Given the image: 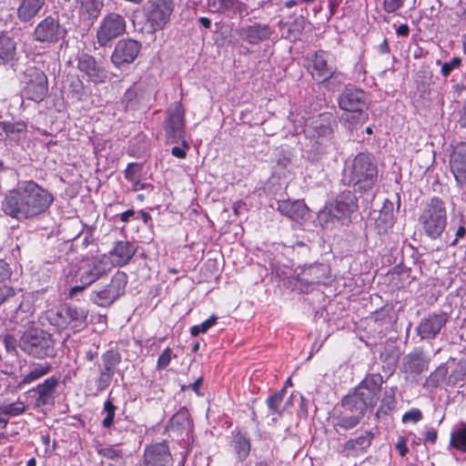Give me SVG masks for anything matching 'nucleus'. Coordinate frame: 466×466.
Segmentation results:
<instances>
[{"label":"nucleus","instance_id":"obj_11","mask_svg":"<svg viewBox=\"0 0 466 466\" xmlns=\"http://www.w3.org/2000/svg\"><path fill=\"white\" fill-rule=\"evenodd\" d=\"M127 23L119 14L110 13L103 17L96 30V41L100 46H106L115 38L126 32Z\"/></svg>","mask_w":466,"mask_h":466},{"label":"nucleus","instance_id":"obj_46","mask_svg":"<svg viewBox=\"0 0 466 466\" xmlns=\"http://www.w3.org/2000/svg\"><path fill=\"white\" fill-rule=\"evenodd\" d=\"M189 424L187 412L186 410H180L176 413L169 420L170 428H181Z\"/></svg>","mask_w":466,"mask_h":466},{"label":"nucleus","instance_id":"obj_28","mask_svg":"<svg viewBox=\"0 0 466 466\" xmlns=\"http://www.w3.org/2000/svg\"><path fill=\"white\" fill-rule=\"evenodd\" d=\"M208 6L213 13H228L231 17L248 14L246 5L239 0H208Z\"/></svg>","mask_w":466,"mask_h":466},{"label":"nucleus","instance_id":"obj_24","mask_svg":"<svg viewBox=\"0 0 466 466\" xmlns=\"http://www.w3.org/2000/svg\"><path fill=\"white\" fill-rule=\"evenodd\" d=\"M375 438L373 430L365 431L359 436L348 440L342 447V453L347 457H357L368 451Z\"/></svg>","mask_w":466,"mask_h":466},{"label":"nucleus","instance_id":"obj_64","mask_svg":"<svg viewBox=\"0 0 466 466\" xmlns=\"http://www.w3.org/2000/svg\"><path fill=\"white\" fill-rule=\"evenodd\" d=\"M396 33L399 36H408L410 34V28L408 25L402 24L397 28Z\"/></svg>","mask_w":466,"mask_h":466},{"label":"nucleus","instance_id":"obj_50","mask_svg":"<svg viewBox=\"0 0 466 466\" xmlns=\"http://www.w3.org/2000/svg\"><path fill=\"white\" fill-rule=\"evenodd\" d=\"M461 63H462V60L459 56H455L451 61L445 62L442 65L441 69V75L444 77H447L448 76H450V74L451 73L452 70L460 67Z\"/></svg>","mask_w":466,"mask_h":466},{"label":"nucleus","instance_id":"obj_25","mask_svg":"<svg viewBox=\"0 0 466 466\" xmlns=\"http://www.w3.org/2000/svg\"><path fill=\"white\" fill-rule=\"evenodd\" d=\"M450 167L457 186L466 189V144L456 147L451 156Z\"/></svg>","mask_w":466,"mask_h":466},{"label":"nucleus","instance_id":"obj_27","mask_svg":"<svg viewBox=\"0 0 466 466\" xmlns=\"http://www.w3.org/2000/svg\"><path fill=\"white\" fill-rule=\"evenodd\" d=\"M276 205L281 215L296 221L304 219L309 212L307 205L302 200H277Z\"/></svg>","mask_w":466,"mask_h":466},{"label":"nucleus","instance_id":"obj_53","mask_svg":"<svg viewBox=\"0 0 466 466\" xmlns=\"http://www.w3.org/2000/svg\"><path fill=\"white\" fill-rule=\"evenodd\" d=\"M138 171H139L138 164L130 163L127 165V167L125 170V177L130 182H135L137 179Z\"/></svg>","mask_w":466,"mask_h":466},{"label":"nucleus","instance_id":"obj_44","mask_svg":"<svg viewBox=\"0 0 466 466\" xmlns=\"http://www.w3.org/2000/svg\"><path fill=\"white\" fill-rule=\"evenodd\" d=\"M448 374V368L445 365L438 367L428 378V382L433 386L442 382Z\"/></svg>","mask_w":466,"mask_h":466},{"label":"nucleus","instance_id":"obj_2","mask_svg":"<svg viewBox=\"0 0 466 466\" xmlns=\"http://www.w3.org/2000/svg\"><path fill=\"white\" fill-rule=\"evenodd\" d=\"M378 167L371 155L359 153L351 159H348L343 169L342 181L344 184L353 186L359 191L370 190L378 180Z\"/></svg>","mask_w":466,"mask_h":466},{"label":"nucleus","instance_id":"obj_18","mask_svg":"<svg viewBox=\"0 0 466 466\" xmlns=\"http://www.w3.org/2000/svg\"><path fill=\"white\" fill-rule=\"evenodd\" d=\"M312 76L319 81H326L333 77L343 78L341 73L337 72L334 65L329 63V55L323 50L315 52L311 58Z\"/></svg>","mask_w":466,"mask_h":466},{"label":"nucleus","instance_id":"obj_48","mask_svg":"<svg viewBox=\"0 0 466 466\" xmlns=\"http://www.w3.org/2000/svg\"><path fill=\"white\" fill-rule=\"evenodd\" d=\"M11 269L9 268V265L0 259V287H12L10 285V278H11Z\"/></svg>","mask_w":466,"mask_h":466},{"label":"nucleus","instance_id":"obj_15","mask_svg":"<svg viewBox=\"0 0 466 466\" xmlns=\"http://www.w3.org/2000/svg\"><path fill=\"white\" fill-rule=\"evenodd\" d=\"M383 382V377L380 373L368 374L355 389L354 393L373 408L380 400Z\"/></svg>","mask_w":466,"mask_h":466},{"label":"nucleus","instance_id":"obj_37","mask_svg":"<svg viewBox=\"0 0 466 466\" xmlns=\"http://www.w3.org/2000/svg\"><path fill=\"white\" fill-rule=\"evenodd\" d=\"M26 410V405L21 400L14 402H5L0 405V416L6 418L17 417L24 414ZM0 421H6L4 418L0 417Z\"/></svg>","mask_w":466,"mask_h":466},{"label":"nucleus","instance_id":"obj_5","mask_svg":"<svg viewBox=\"0 0 466 466\" xmlns=\"http://www.w3.org/2000/svg\"><path fill=\"white\" fill-rule=\"evenodd\" d=\"M425 234L431 239H436L444 231L447 225V212L443 200L433 197L423 207L419 217Z\"/></svg>","mask_w":466,"mask_h":466},{"label":"nucleus","instance_id":"obj_30","mask_svg":"<svg viewBox=\"0 0 466 466\" xmlns=\"http://www.w3.org/2000/svg\"><path fill=\"white\" fill-rule=\"evenodd\" d=\"M429 361L422 352H413L407 356L403 370L406 373L419 375L428 370Z\"/></svg>","mask_w":466,"mask_h":466},{"label":"nucleus","instance_id":"obj_38","mask_svg":"<svg viewBox=\"0 0 466 466\" xmlns=\"http://www.w3.org/2000/svg\"><path fill=\"white\" fill-rule=\"evenodd\" d=\"M250 441L246 433L238 432L234 437V449L240 460H245L250 451Z\"/></svg>","mask_w":466,"mask_h":466},{"label":"nucleus","instance_id":"obj_60","mask_svg":"<svg viewBox=\"0 0 466 466\" xmlns=\"http://www.w3.org/2000/svg\"><path fill=\"white\" fill-rule=\"evenodd\" d=\"M217 319L218 318L216 316H211L207 320L203 321L200 324L202 333H206L212 326H214L217 322Z\"/></svg>","mask_w":466,"mask_h":466},{"label":"nucleus","instance_id":"obj_51","mask_svg":"<svg viewBox=\"0 0 466 466\" xmlns=\"http://www.w3.org/2000/svg\"><path fill=\"white\" fill-rule=\"evenodd\" d=\"M15 297V291L13 287H0V305L5 304V308L11 303Z\"/></svg>","mask_w":466,"mask_h":466},{"label":"nucleus","instance_id":"obj_62","mask_svg":"<svg viewBox=\"0 0 466 466\" xmlns=\"http://www.w3.org/2000/svg\"><path fill=\"white\" fill-rule=\"evenodd\" d=\"M5 348L7 351H14L15 350V339L12 336H6L4 339Z\"/></svg>","mask_w":466,"mask_h":466},{"label":"nucleus","instance_id":"obj_1","mask_svg":"<svg viewBox=\"0 0 466 466\" xmlns=\"http://www.w3.org/2000/svg\"><path fill=\"white\" fill-rule=\"evenodd\" d=\"M54 196L47 189L33 180L18 183L8 190L1 202L3 212L17 220L30 219L46 213Z\"/></svg>","mask_w":466,"mask_h":466},{"label":"nucleus","instance_id":"obj_31","mask_svg":"<svg viewBox=\"0 0 466 466\" xmlns=\"http://www.w3.org/2000/svg\"><path fill=\"white\" fill-rule=\"evenodd\" d=\"M341 408L362 420L367 409L370 408V406L353 392L342 399Z\"/></svg>","mask_w":466,"mask_h":466},{"label":"nucleus","instance_id":"obj_49","mask_svg":"<svg viewBox=\"0 0 466 466\" xmlns=\"http://www.w3.org/2000/svg\"><path fill=\"white\" fill-rule=\"evenodd\" d=\"M283 397H284V390L268 397L267 400V403H268L269 410L279 414L280 413L279 407L283 400Z\"/></svg>","mask_w":466,"mask_h":466},{"label":"nucleus","instance_id":"obj_4","mask_svg":"<svg viewBox=\"0 0 466 466\" xmlns=\"http://www.w3.org/2000/svg\"><path fill=\"white\" fill-rule=\"evenodd\" d=\"M358 209V200L350 190L339 194L333 202L327 204L318 214V219L322 227H329L336 221L344 223Z\"/></svg>","mask_w":466,"mask_h":466},{"label":"nucleus","instance_id":"obj_35","mask_svg":"<svg viewBox=\"0 0 466 466\" xmlns=\"http://www.w3.org/2000/svg\"><path fill=\"white\" fill-rule=\"evenodd\" d=\"M361 419L344 410H341L339 413L335 414L333 417V426L336 430L341 429L344 431H350L357 427Z\"/></svg>","mask_w":466,"mask_h":466},{"label":"nucleus","instance_id":"obj_7","mask_svg":"<svg viewBox=\"0 0 466 466\" xmlns=\"http://www.w3.org/2000/svg\"><path fill=\"white\" fill-rule=\"evenodd\" d=\"M339 107L351 116H346V120L357 124L367 118V96L363 90L347 86L339 97Z\"/></svg>","mask_w":466,"mask_h":466},{"label":"nucleus","instance_id":"obj_21","mask_svg":"<svg viewBox=\"0 0 466 466\" xmlns=\"http://www.w3.org/2000/svg\"><path fill=\"white\" fill-rule=\"evenodd\" d=\"M77 68L88 81L95 84L104 83L107 77L105 68L88 54L83 53L77 56Z\"/></svg>","mask_w":466,"mask_h":466},{"label":"nucleus","instance_id":"obj_43","mask_svg":"<svg viewBox=\"0 0 466 466\" xmlns=\"http://www.w3.org/2000/svg\"><path fill=\"white\" fill-rule=\"evenodd\" d=\"M114 372H110L99 368V375L96 380V385L98 390H106L111 383Z\"/></svg>","mask_w":466,"mask_h":466},{"label":"nucleus","instance_id":"obj_3","mask_svg":"<svg viewBox=\"0 0 466 466\" xmlns=\"http://www.w3.org/2000/svg\"><path fill=\"white\" fill-rule=\"evenodd\" d=\"M18 346L25 354L38 360L54 358L56 354L53 335L40 328H30L24 331Z\"/></svg>","mask_w":466,"mask_h":466},{"label":"nucleus","instance_id":"obj_61","mask_svg":"<svg viewBox=\"0 0 466 466\" xmlns=\"http://www.w3.org/2000/svg\"><path fill=\"white\" fill-rule=\"evenodd\" d=\"M437 437V431L434 429H430L424 433V441L431 444H434L436 442Z\"/></svg>","mask_w":466,"mask_h":466},{"label":"nucleus","instance_id":"obj_16","mask_svg":"<svg viewBox=\"0 0 466 466\" xmlns=\"http://www.w3.org/2000/svg\"><path fill=\"white\" fill-rule=\"evenodd\" d=\"M330 278L329 267L326 264L319 263L304 267L298 275V281L300 288L308 292L314 286L326 284Z\"/></svg>","mask_w":466,"mask_h":466},{"label":"nucleus","instance_id":"obj_8","mask_svg":"<svg viewBox=\"0 0 466 466\" xmlns=\"http://www.w3.org/2000/svg\"><path fill=\"white\" fill-rule=\"evenodd\" d=\"M174 8V0H148L143 5L144 17L151 34L167 26Z\"/></svg>","mask_w":466,"mask_h":466},{"label":"nucleus","instance_id":"obj_58","mask_svg":"<svg viewBox=\"0 0 466 466\" xmlns=\"http://www.w3.org/2000/svg\"><path fill=\"white\" fill-rule=\"evenodd\" d=\"M395 448L399 451L400 455L401 457H404L409 451V449L406 444V439L403 437H400L398 440L397 443L395 444Z\"/></svg>","mask_w":466,"mask_h":466},{"label":"nucleus","instance_id":"obj_23","mask_svg":"<svg viewBox=\"0 0 466 466\" xmlns=\"http://www.w3.org/2000/svg\"><path fill=\"white\" fill-rule=\"evenodd\" d=\"M448 317L445 313H433L423 318L417 327V333L422 339H434L446 325Z\"/></svg>","mask_w":466,"mask_h":466},{"label":"nucleus","instance_id":"obj_33","mask_svg":"<svg viewBox=\"0 0 466 466\" xmlns=\"http://www.w3.org/2000/svg\"><path fill=\"white\" fill-rule=\"evenodd\" d=\"M46 0H23L17 9L18 18L28 22L34 18L44 6Z\"/></svg>","mask_w":466,"mask_h":466},{"label":"nucleus","instance_id":"obj_45","mask_svg":"<svg viewBox=\"0 0 466 466\" xmlns=\"http://www.w3.org/2000/svg\"><path fill=\"white\" fill-rule=\"evenodd\" d=\"M115 410L116 406L113 404L112 400H106V402L104 403V411L106 413V416L104 418L102 421V425L105 428H109L110 426H112L115 418Z\"/></svg>","mask_w":466,"mask_h":466},{"label":"nucleus","instance_id":"obj_29","mask_svg":"<svg viewBox=\"0 0 466 466\" xmlns=\"http://www.w3.org/2000/svg\"><path fill=\"white\" fill-rule=\"evenodd\" d=\"M136 253L134 245L128 241H117L110 251L112 262L116 266H124L129 262Z\"/></svg>","mask_w":466,"mask_h":466},{"label":"nucleus","instance_id":"obj_57","mask_svg":"<svg viewBox=\"0 0 466 466\" xmlns=\"http://www.w3.org/2000/svg\"><path fill=\"white\" fill-rule=\"evenodd\" d=\"M137 97V90L131 87L126 91L123 97V102H126L127 106H132L133 100Z\"/></svg>","mask_w":466,"mask_h":466},{"label":"nucleus","instance_id":"obj_52","mask_svg":"<svg viewBox=\"0 0 466 466\" xmlns=\"http://www.w3.org/2000/svg\"><path fill=\"white\" fill-rule=\"evenodd\" d=\"M422 419V413L419 409H411L405 412L402 416V421L407 422H418Z\"/></svg>","mask_w":466,"mask_h":466},{"label":"nucleus","instance_id":"obj_14","mask_svg":"<svg viewBox=\"0 0 466 466\" xmlns=\"http://www.w3.org/2000/svg\"><path fill=\"white\" fill-rule=\"evenodd\" d=\"M34 306L28 299L19 300L15 297L12 299L11 303L5 309V319L11 323L26 327L33 323Z\"/></svg>","mask_w":466,"mask_h":466},{"label":"nucleus","instance_id":"obj_19","mask_svg":"<svg viewBox=\"0 0 466 466\" xmlns=\"http://www.w3.org/2000/svg\"><path fill=\"white\" fill-rule=\"evenodd\" d=\"M273 33L274 29L270 25L258 22L246 25L238 30V35L241 40L252 46L268 40Z\"/></svg>","mask_w":466,"mask_h":466},{"label":"nucleus","instance_id":"obj_36","mask_svg":"<svg viewBox=\"0 0 466 466\" xmlns=\"http://www.w3.org/2000/svg\"><path fill=\"white\" fill-rule=\"evenodd\" d=\"M449 448L466 454V423L461 422L451 432Z\"/></svg>","mask_w":466,"mask_h":466},{"label":"nucleus","instance_id":"obj_13","mask_svg":"<svg viewBox=\"0 0 466 466\" xmlns=\"http://www.w3.org/2000/svg\"><path fill=\"white\" fill-rule=\"evenodd\" d=\"M59 384L57 377L52 376L27 390L25 395L29 400L28 405L35 409L54 403L56 390Z\"/></svg>","mask_w":466,"mask_h":466},{"label":"nucleus","instance_id":"obj_32","mask_svg":"<svg viewBox=\"0 0 466 466\" xmlns=\"http://www.w3.org/2000/svg\"><path fill=\"white\" fill-rule=\"evenodd\" d=\"M51 370L52 365L48 362H33L29 365L28 372L23 377L19 385L30 384L47 375Z\"/></svg>","mask_w":466,"mask_h":466},{"label":"nucleus","instance_id":"obj_47","mask_svg":"<svg viewBox=\"0 0 466 466\" xmlns=\"http://www.w3.org/2000/svg\"><path fill=\"white\" fill-rule=\"evenodd\" d=\"M172 358H176L172 350L170 348L165 349L157 359L156 369L157 370H165L169 365Z\"/></svg>","mask_w":466,"mask_h":466},{"label":"nucleus","instance_id":"obj_6","mask_svg":"<svg viewBox=\"0 0 466 466\" xmlns=\"http://www.w3.org/2000/svg\"><path fill=\"white\" fill-rule=\"evenodd\" d=\"M110 270V263L106 258H93L83 259L75 273L76 281L80 282L81 285L71 288L70 296L73 297L82 291L86 287L91 285Z\"/></svg>","mask_w":466,"mask_h":466},{"label":"nucleus","instance_id":"obj_63","mask_svg":"<svg viewBox=\"0 0 466 466\" xmlns=\"http://www.w3.org/2000/svg\"><path fill=\"white\" fill-rule=\"evenodd\" d=\"M465 234H466V228H465V227H463V226H460V227L457 228V230H456V234H455V235H456V238H455V239L451 242V246H456V245H457V243H458L459 238H463V237L465 236Z\"/></svg>","mask_w":466,"mask_h":466},{"label":"nucleus","instance_id":"obj_42","mask_svg":"<svg viewBox=\"0 0 466 466\" xmlns=\"http://www.w3.org/2000/svg\"><path fill=\"white\" fill-rule=\"evenodd\" d=\"M96 452L103 458L112 461L122 459L123 453L120 450H116L112 446H97Z\"/></svg>","mask_w":466,"mask_h":466},{"label":"nucleus","instance_id":"obj_40","mask_svg":"<svg viewBox=\"0 0 466 466\" xmlns=\"http://www.w3.org/2000/svg\"><path fill=\"white\" fill-rule=\"evenodd\" d=\"M15 44L11 37L0 35V57L3 60H12L15 55Z\"/></svg>","mask_w":466,"mask_h":466},{"label":"nucleus","instance_id":"obj_17","mask_svg":"<svg viewBox=\"0 0 466 466\" xmlns=\"http://www.w3.org/2000/svg\"><path fill=\"white\" fill-rule=\"evenodd\" d=\"M141 44L134 39H122L117 42L111 56V61L116 67L132 64L137 57Z\"/></svg>","mask_w":466,"mask_h":466},{"label":"nucleus","instance_id":"obj_10","mask_svg":"<svg viewBox=\"0 0 466 466\" xmlns=\"http://www.w3.org/2000/svg\"><path fill=\"white\" fill-rule=\"evenodd\" d=\"M22 96L39 103L48 93V79L45 72L35 66H28L24 73Z\"/></svg>","mask_w":466,"mask_h":466},{"label":"nucleus","instance_id":"obj_26","mask_svg":"<svg viewBox=\"0 0 466 466\" xmlns=\"http://www.w3.org/2000/svg\"><path fill=\"white\" fill-rule=\"evenodd\" d=\"M166 132L171 137H183L185 132V118L184 109L180 103H176L168 109Z\"/></svg>","mask_w":466,"mask_h":466},{"label":"nucleus","instance_id":"obj_41","mask_svg":"<svg viewBox=\"0 0 466 466\" xmlns=\"http://www.w3.org/2000/svg\"><path fill=\"white\" fill-rule=\"evenodd\" d=\"M65 314L69 322H74L76 327H82L86 323L88 312L82 308L67 307L65 309Z\"/></svg>","mask_w":466,"mask_h":466},{"label":"nucleus","instance_id":"obj_55","mask_svg":"<svg viewBox=\"0 0 466 466\" xmlns=\"http://www.w3.org/2000/svg\"><path fill=\"white\" fill-rule=\"evenodd\" d=\"M455 380H461L466 376V360H461L458 362L455 370L451 374Z\"/></svg>","mask_w":466,"mask_h":466},{"label":"nucleus","instance_id":"obj_34","mask_svg":"<svg viewBox=\"0 0 466 466\" xmlns=\"http://www.w3.org/2000/svg\"><path fill=\"white\" fill-rule=\"evenodd\" d=\"M77 3L80 16L87 20L97 18L104 6V0H77Z\"/></svg>","mask_w":466,"mask_h":466},{"label":"nucleus","instance_id":"obj_56","mask_svg":"<svg viewBox=\"0 0 466 466\" xmlns=\"http://www.w3.org/2000/svg\"><path fill=\"white\" fill-rule=\"evenodd\" d=\"M183 147H174L172 148V155L178 158H185L187 156L186 148H188V144L186 141L182 142Z\"/></svg>","mask_w":466,"mask_h":466},{"label":"nucleus","instance_id":"obj_39","mask_svg":"<svg viewBox=\"0 0 466 466\" xmlns=\"http://www.w3.org/2000/svg\"><path fill=\"white\" fill-rule=\"evenodd\" d=\"M121 354L116 350H108L102 355V365L99 367L105 370L114 372L121 362Z\"/></svg>","mask_w":466,"mask_h":466},{"label":"nucleus","instance_id":"obj_9","mask_svg":"<svg viewBox=\"0 0 466 466\" xmlns=\"http://www.w3.org/2000/svg\"><path fill=\"white\" fill-rule=\"evenodd\" d=\"M291 121L299 123L303 129L305 136L310 139L319 140L321 138H329L337 127L336 120L331 113L325 112L317 116H309L302 125L301 120L290 116Z\"/></svg>","mask_w":466,"mask_h":466},{"label":"nucleus","instance_id":"obj_54","mask_svg":"<svg viewBox=\"0 0 466 466\" xmlns=\"http://www.w3.org/2000/svg\"><path fill=\"white\" fill-rule=\"evenodd\" d=\"M404 0H384L383 9L387 13H394L402 7Z\"/></svg>","mask_w":466,"mask_h":466},{"label":"nucleus","instance_id":"obj_20","mask_svg":"<svg viewBox=\"0 0 466 466\" xmlns=\"http://www.w3.org/2000/svg\"><path fill=\"white\" fill-rule=\"evenodd\" d=\"M66 31L58 21L51 16L41 21L34 31L35 39L41 43H56L64 37Z\"/></svg>","mask_w":466,"mask_h":466},{"label":"nucleus","instance_id":"obj_59","mask_svg":"<svg viewBox=\"0 0 466 466\" xmlns=\"http://www.w3.org/2000/svg\"><path fill=\"white\" fill-rule=\"evenodd\" d=\"M304 24H305V20H304L303 16L297 18L294 21L293 25L289 28V33H291V32L300 33L304 29Z\"/></svg>","mask_w":466,"mask_h":466},{"label":"nucleus","instance_id":"obj_22","mask_svg":"<svg viewBox=\"0 0 466 466\" xmlns=\"http://www.w3.org/2000/svg\"><path fill=\"white\" fill-rule=\"evenodd\" d=\"M172 456L168 446L164 443H155L147 446L144 451L143 466H171Z\"/></svg>","mask_w":466,"mask_h":466},{"label":"nucleus","instance_id":"obj_12","mask_svg":"<svg viewBox=\"0 0 466 466\" xmlns=\"http://www.w3.org/2000/svg\"><path fill=\"white\" fill-rule=\"evenodd\" d=\"M127 283V274L122 271H117L105 289L92 293L91 299L100 307H107L124 294Z\"/></svg>","mask_w":466,"mask_h":466}]
</instances>
